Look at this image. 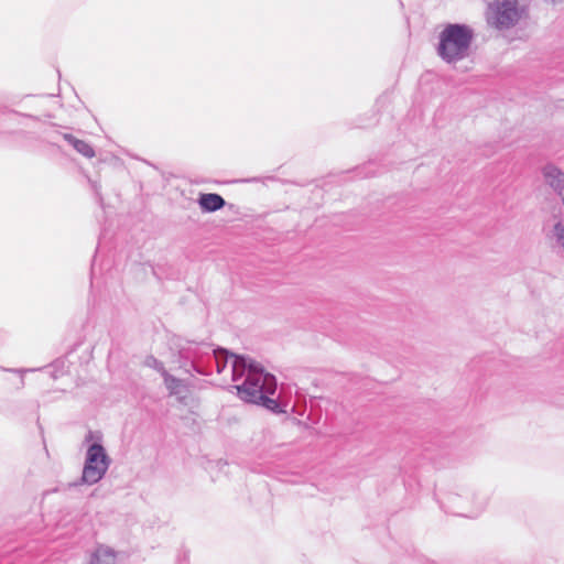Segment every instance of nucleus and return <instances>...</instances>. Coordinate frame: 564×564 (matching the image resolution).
Here are the masks:
<instances>
[{
    "mask_svg": "<svg viewBox=\"0 0 564 564\" xmlns=\"http://www.w3.org/2000/svg\"><path fill=\"white\" fill-rule=\"evenodd\" d=\"M232 356L235 359L231 380L237 382L242 379L241 383L235 386L238 397L245 402L261 405L271 413H286L289 403L275 398L276 378L253 359L242 355Z\"/></svg>",
    "mask_w": 564,
    "mask_h": 564,
    "instance_id": "1",
    "label": "nucleus"
},
{
    "mask_svg": "<svg viewBox=\"0 0 564 564\" xmlns=\"http://www.w3.org/2000/svg\"><path fill=\"white\" fill-rule=\"evenodd\" d=\"M171 349L177 356L180 368L184 369L186 373L194 371L200 376H210L214 367L217 373H221L229 359H235L234 354L226 348H215L207 341L177 338L172 341Z\"/></svg>",
    "mask_w": 564,
    "mask_h": 564,
    "instance_id": "2",
    "label": "nucleus"
},
{
    "mask_svg": "<svg viewBox=\"0 0 564 564\" xmlns=\"http://www.w3.org/2000/svg\"><path fill=\"white\" fill-rule=\"evenodd\" d=\"M474 31L467 24L449 23L440 33L438 56L446 63H456L468 56Z\"/></svg>",
    "mask_w": 564,
    "mask_h": 564,
    "instance_id": "3",
    "label": "nucleus"
},
{
    "mask_svg": "<svg viewBox=\"0 0 564 564\" xmlns=\"http://www.w3.org/2000/svg\"><path fill=\"white\" fill-rule=\"evenodd\" d=\"M85 442L90 443L86 451L84 467L80 479L74 484L95 485L106 475L111 459L101 444V435L98 432L88 431Z\"/></svg>",
    "mask_w": 564,
    "mask_h": 564,
    "instance_id": "4",
    "label": "nucleus"
},
{
    "mask_svg": "<svg viewBox=\"0 0 564 564\" xmlns=\"http://www.w3.org/2000/svg\"><path fill=\"white\" fill-rule=\"evenodd\" d=\"M523 12L518 0H495L488 7L487 22L498 30H507L519 22Z\"/></svg>",
    "mask_w": 564,
    "mask_h": 564,
    "instance_id": "5",
    "label": "nucleus"
},
{
    "mask_svg": "<svg viewBox=\"0 0 564 564\" xmlns=\"http://www.w3.org/2000/svg\"><path fill=\"white\" fill-rule=\"evenodd\" d=\"M197 203L204 213H215L226 205L224 197L217 193H202Z\"/></svg>",
    "mask_w": 564,
    "mask_h": 564,
    "instance_id": "6",
    "label": "nucleus"
},
{
    "mask_svg": "<svg viewBox=\"0 0 564 564\" xmlns=\"http://www.w3.org/2000/svg\"><path fill=\"white\" fill-rule=\"evenodd\" d=\"M116 552L105 545H99L90 555L88 564H115Z\"/></svg>",
    "mask_w": 564,
    "mask_h": 564,
    "instance_id": "7",
    "label": "nucleus"
},
{
    "mask_svg": "<svg viewBox=\"0 0 564 564\" xmlns=\"http://www.w3.org/2000/svg\"><path fill=\"white\" fill-rule=\"evenodd\" d=\"M163 380L171 395H181L187 390V386L185 384L184 380L178 379L170 373H167Z\"/></svg>",
    "mask_w": 564,
    "mask_h": 564,
    "instance_id": "8",
    "label": "nucleus"
},
{
    "mask_svg": "<svg viewBox=\"0 0 564 564\" xmlns=\"http://www.w3.org/2000/svg\"><path fill=\"white\" fill-rule=\"evenodd\" d=\"M144 364H145V366L160 372L163 378L169 373L164 367V364L153 356H148Z\"/></svg>",
    "mask_w": 564,
    "mask_h": 564,
    "instance_id": "9",
    "label": "nucleus"
},
{
    "mask_svg": "<svg viewBox=\"0 0 564 564\" xmlns=\"http://www.w3.org/2000/svg\"><path fill=\"white\" fill-rule=\"evenodd\" d=\"M74 149L87 159H91L95 156V150L93 149V147L89 143H87L84 140L76 142Z\"/></svg>",
    "mask_w": 564,
    "mask_h": 564,
    "instance_id": "10",
    "label": "nucleus"
},
{
    "mask_svg": "<svg viewBox=\"0 0 564 564\" xmlns=\"http://www.w3.org/2000/svg\"><path fill=\"white\" fill-rule=\"evenodd\" d=\"M473 500L475 505V511H473L470 514H466V517H476L486 507V499L484 497L478 499L477 496L473 494ZM457 514L465 516V513L460 512H457Z\"/></svg>",
    "mask_w": 564,
    "mask_h": 564,
    "instance_id": "11",
    "label": "nucleus"
},
{
    "mask_svg": "<svg viewBox=\"0 0 564 564\" xmlns=\"http://www.w3.org/2000/svg\"><path fill=\"white\" fill-rule=\"evenodd\" d=\"M63 139L65 141H67L73 148L75 147L76 142H79L80 139H77L75 135L70 134V133H63L62 134Z\"/></svg>",
    "mask_w": 564,
    "mask_h": 564,
    "instance_id": "12",
    "label": "nucleus"
},
{
    "mask_svg": "<svg viewBox=\"0 0 564 564\" xmlns=\"http://www.w3.org/2000/svg\"><path fill=\"white\" fill-rule=\"evenodd\" d=\"M460 496L459 495H456V494H449L447 495L446 497V501L451 505H457L456 503V500L459 498Z\"/></svg>",
    "mask_w": 564,
    "mask_h": 564,
    "instance_id": "13",
    "label": "nucleus"
},
{
    "mask_svg": "<svg viewBox=\"0 0 564 564\" xmlns=\"http://www.w3.org/2000/svg\"><path fill=\"white\" fill-rule=\"evenodd\" d=\"M0 369L2 371L17 372V373H20V375H23L24 372L28 371L25 369H12V368H3V367H0Z\"/></svg>",
    "mask_w": 564,
    "mask_h": 564,
    "instance_id": "14",
    "label": "nucleus"
},
{
    "mask_svg": "<svg viewBox=\"0 0 564 564\" xmlns=\"http://www.w3.org/2000/svg\"><path fill=\"white\" fill-rule=\"evenodd\" d=\"M94 189H95L96 194L99 196L98 187L96 184H94Z\"/></svg>",
    "mask_w": 564,
    "mask_h": 564,
    "instance_id": "15",
    "label": "nucleus"
},
{
    "mask_svg": "<svg viewBox=\"0 0 564 564\" xmlns=\"http://www.w3.org/2000/svg\"><path fill=\"white\" fill-rule=\"evenodd\" d=\"M23 386H24V379H23V377H22V378H21V387H23Z\"/></svg>",
    "mask_w": 564,
    "mask_h": 564,
    "instance_id": "16",
    "label": "nucleus"
}]
</instances>
